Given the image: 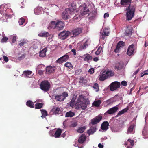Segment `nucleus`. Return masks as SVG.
I'll list each match as a JSON object with an SVG mask.
<instances>
[{
  "label": "nucleus",
  "instance_id": "f257e3e1",
  "mask_svg": "<svg viewBox=\"0 0 148 148\" xmlns=\"http://www.w3.org/2000/svg\"><path fill=\"white\" fill-rule=\"evenodd\" d=\"M90 104V101L85 99L84 95H80L78 98L75 107L76 109L81 108L83 110H85L87 106Z\"/></svg>",
  "mask_w": 148,
  "mask_h": 148
},
{
  "label": "nucleus",
  "instance_id": "f03ea898",
  "mask_svg": "<svg viewBox=\"0 0 148 148\" xmlns=\"http://www.w3.org/2000/svg\"><path fill=\"white\" fill-rule=\"evenodd\" d=\"M126 20H130L133 18L134 15L135 7L134 5L128 6L126 8Z\"/></svg>",
  "mask_w": 148,
  "mask_h": 148
},
{
  "label": "nucleus",
  "instance_id": "7ed1b4c3",
  "mask_svg": "<svg viewBox=\"0 0 148 148\" xmlns=\"http://www.w3.org/2000/svg\"><path fill=\"white\" fill-rule=\"evenodd\" d=\"M50 87V84L47 80L42 81L40 85V89L45 92L48 91L49 90Z\"/></svg>",
  "mask_w": 148,
  "mask_h": 148
},
{
  "label": "nucleus",
  "instance_id": "20e7f679",
  "mask_svg": "<svg viewBox=\"0 0 148 148\" xmlns=\"http://www.w3.org/2000/svg\"><path fill=\"white\" fill-rule=\"evenodd\" d=\"M68 96L67 92H64L62 94L56 95L55 96V99L56 101H63L66 97Z\"/></svg>",
  "mask_w": 148,
  "mask_h": 148
},
{
  "label": "nucleus",
  "instance_id": "39448f33",
  "mask_svg": "<svg viewBox=\"0 0 148 148\" xmlns=\"http://www.w3.org/2000/svg\"><path fill=\"white\" fill-rule=\"evenodd\" d=\"M121 84L119 82L114 81L111 83L109 85L110 89L111 91H113L117 90L120 88Z\"/></svg>",
  "mask_w": 148,
  "mask_h": 148
},
{
  "label": "nucleus",
  "instance_id": "423d86ee",
  "mask_svg": "<svg viewBox=\"0 0 148 148\" xmlns=\"http://www.w3.org/2000/svg\"><path fill=\"white\" fill-rule=\"evenodd\" d=\"M110 74V72L108 70L103 71L99 76V79L100 81H103L107 78Z\"/></svg>",
  "mask_w": 148,
  "mask_h": 148
},
{
  "label": "nucleus",
  "instance_id": "0eeeda50",
  "mask_svg": "<svg viewBox=\"0 0 148 148\" xmlns=\"http://www.w3.org/2000/svg\"><path fill=\"white\" fill-rule=\"evenodd\" d=\"M82 29L81 27H77L74 29L72 32L73 35L72 37H75L82 32Z\"/></svg>",
  "mask_w": 148,
  "mask_h": 148
},
{
  "label": "nucleus",
  "instance_id": "6e6552de",
  "mask_svg": "<svg viewBox=\"0 0 148 148\" xmlns=\"http://www.w3.org/2000/svg\"><path fill=\"white\" fill-rule=\"evenodd\" d=\"M69 31L64 30L61 32L59 34L60 38L62 39H64L66 38L70 34Z\"/></svg>",
  "mask_w": 148,
  "mask_h": 148
},
{
  "label": "nucleus",
  "instance_id": "1a4fd4ad",
  "mask_svg": "<svg viewBox=\"0 0 148 148\" xmlns=\"http://www.w3.org/2000/svg\"><path fill=\"white\" fill-rule=\"evenodd\" d=\"M69 56L68 55L65 54L63 56L59 58L56 61L57 63L61 64L64 62H66L69 59Z\"/></svg>",
  "mask_w": 148,
  "mask_h": 148
},
{
  "label": "nucleus",
  "instance_id": "9d476101",
  "mask_svg": "<svg viewBox=\"0 0 148 148\" xmlns=\"http://www.w3.org/2000/svg\"><path fill=\"white\" fill-rule=\"evenodd\" d=\"M118 108L117 106L114 107L112 108L105 113L104 115V116L106 115L107 114H113L115 113L118 110Z\"/></svg>",
  "mask_w": 148,
  "mask_h": 148
},
{
  "label": "nucleus",
  "instance_id": "9b49d317",
  "mask_svg": "<svg viewBox=\"0 0 148 148\" xmlns=\"http://www.w3.org/2000/svg\"><path fill=\"white\" fill-rule=\"evenodd\" d=\"M102 117L99 115L91 120V123L92 125H95L99 123L102 119Z\"/></svg>",
  "mask_w": 148,
  "mask_h": 148
},
{
  "label": "nucleus",
  "instance_id": "f8f14e48",
  "mask_svg": "<svg viewBox=\"0 0 148 148\" xmlns=\"http://www.w3.org/2000/svg\"><path fill=\"white\" fill-rule=\"evenodd\" d=\"M134 50V45L132 44L128 47L127 51V54L129 56L132 55L133 53Z\"/></svg>",
  "mask_w": 148,
  "mask_h": 148
},
{
  "label": "nucleus",
  "instance_id": "ddd939ff",
  "mask_svg": "<svg viewBox=\"0 0 148 148\" xmlns=\"http://www.w3.org/2000/svg\"><path fill=\"white\" fill-rule=\"evenodd\" d=\"M65 26L64 22L61 21H58L57 22L56 29L59 30H61L63 29Z\"/></svg>",
  "mask_w": 148,
  "mask_h": 148
},
{
  "label": "nucleus",
  "instance_id": "4468645a",
  "mask_svg": "<svg viewBox=\"0 0 148 148\" xmlns=\"http://www.w3.org/2000/svg\"><path fill=\"white\" fill-rule=\"evenodd\" d=\"M91 43V40L88 39L86 40L85 42L84 43L83 45H81V49H84L88 47V46L90 45Z\"/></svg>",
  "mask_w": 148,
  "mask_h": 148
},
{
  "label": "nucleus",
  "instance_id": "2eb2a0df",
  "mask_svg": "<svg viewBox=\"0 0 148 148\" xmlns=\"http://www.w3.org/2000/svg\"><path fill=\"white\" fill-rule=\"evenodd\" d=\"M109 125V124L108 121H104L101 124V128L102 130L106 131L108 129Z\"/></svg>",
  "mask_w": 148,
  "mask_h": 148
},
{
  "label": "nucleus",
  "instance_id": "dca6fc26",
  "mask_svg": "<svg viewBox=\"0 0 148 148\" xmlns=\"http://www.w3.org/2000/svg\"><path fill=\"white\" fill-rule=\"evenodd\" d=\"M131 0H121L120 3L123 6H126L127 5L129 6H131Z\"/></svg>",
  "mask_w": 148,
  "mask_h": 148
},
{
  "label": "nucleus",
  "instance_id": "f3484780",
  "mask_svg": "<svg viewBox=\"0 0 148 148\" xmlns=\"http://www.w3.org/2000/svg\"><path fill=\"white\" fill-rule=\"evenodd\" d=\"M55 67L54 66H49L46 68V72L47 74L51 73L54 71V68Z\"/></svg>",
  "mask_w": 148,
  "mask_h": 148
},
{
  "label": "nucleus",
  "instance_id": "a211bd4d",
  "mask_svg": "<svg viewBox=\"0 0 148 148\" xmlns=\"http://www.w3.org/2000/svg\"><path fill=\"white\" fill-rule=\"evenodd\" d=\"M57 22L55 21H52L50 23H49L48 28L51 29H56L57 27Z\"/></svg>",
  "mask_w": 148,
  "mask_h": 148
},
{
  "label": "nucleus",
  "instance_id": "6ab92c4d",
  "mask_svg": "<svg viewBox=\"0 0 148 148\" xmlns=\"http://www.w3.org/2000/svg\"><path fill=\"white\" fill-rule=\"evenodd\" d=\"M69 17L68 12L67 10H65L63 12L62 14V17L63 19L67 20L69 18Z\"/></svg>",
  "mask_w": 148,
  "mask_h": 148
},
{
  "label": "nucleus",
  "instance_id": "aec40b11",
  "mask_svg": "<svg viewBox=\"0 0 148 148\" xmlns=\"http://www.w3.org/2000/svg\"><path fill=\"white\" fill-rule=\"evenodd\" d=\"M47 48L46 47L44 48L39 52V56L40 57L43 58L46 55V52L47 51Z\"/></svg>",
  "mask_w": 148,
  "mask_h": 148
},
{
  "label": "nucleus",
  "instance_id": "412c9836",
  "mask_svg": "<svg viewBox=\"0 0 148 148\" xmlns=\"http://www.w3.org/2000/svg\"><path fill=\"white\" fill-rule=\"evenodd\" d=\"M77 98V95H74L70 101L69 103L70 106L73 107L75 104V100Z\"/></svg>",
  "mask_w": 148,
  "mask_h": 148
},
{
  "label": "nucleus",
  "instance_id": "4be33fe9",
  "mask_svg": "<svg viewBox=\"0 0 148 148\" xmlns=\"http://www.w3.org/2000/svg\"><path fill=\"white\" fill-rule=\"evenodd\" d=\"M86 139V137L84 134H82L79 138L78 141L79 143H82Z\"/></svg>",
  "mask_w": 148,
  "mask_h": 148
},
{
  "label": "nucleus",
  "instance_id": "5701e85b",
  "mask_svg": "<svg viewBox=\"0 0 148 148\" xmlns=\"http://www.w3.org/2000/svg\"><path fill=\"white\" fill-rule=\"evenodd\" d=\"M89 12V10L88 8L87 7H84L81 11L80 13L83 16L88 14Z\"/></svg>",
  "mask_w": 148,
  "mask_h": 148
},
{
  "label": "nucleus",
  "instance_id": "b1692460",
  "mask_svg": "<svg viewBox=\"0 0 148 148\" xmlns=\"http://www.w3.org/2000/svg\"><path fill=\"white\" fill-rule=\"evenodd\" d=\"M123 67V64L121 62H118L115 64V69L117 70H120Z\"/></svg>",
  "mask_w": 148,
  "mask_h": 148
},
{
  "label": "nucleus",
  "instance_id": "393cba45",
  "mask_svg": "<svg viewBox=\"0 0 148 148\" xmlns=\"http://www.w3.org/2000/svg\"><path fill=\"white\" fill-rule=\"evenodd\" d=\"M62 132L61 129L60 128H58L55 133L54 135L53 136H54L56 138H59L60 137ZM51 136H52L51 135Z\"/></svg>",
  "mask_w": 148,
  "mask_h": 148
},
{
  "label": "nucleus",
  "instance_id": "a878e982",
  "mask_svg": "<svg viewBox=\"0 0 148 148\" xmlns=\"http://www.w3.org/2000/svg\"><path fill=\"white\" fill-rule=\"evenodd\" d=\"M97 11L95 10L92 11V12H90L89 14V18L91 20L94 19L96 16L97 13Z\"/></svg>",
  "mask_w": 148,
  "mask_h": 148
},
{
  "label": "nucleus",
  "instance_id": "bb28decb",
  "mask_svg": "<svg viewBox=\"0 0 148 148\" xmlns=\"http://www.w3.org/2000/svg\"><path fill=\"white\" fill-rule=\"evenodd\" d=\"M50 36L49 34L47 32H41L38 34V36L41 37H46Z\"/></svg>",
  "mask_w": 148,
  "mask_h": 148
},
{
  "label": "nucleus",
  "instance_id": "cd10ccee",
  "mask_svg": "<svg viewBox=\"0 0 148 148\" xmlns=\"http://www.w3.org/2000/svg\"><path fill=\"white\" fill-rule=\"evenodd\" d=\"M135 127V125L134 124H132L130 125L127 131V134H128L129 133H134L133 131Z\"/></svg>",
  "mask_w": 148,
  "mask_h": 148
},
{
  "label": "nucleus",
  "instance_id": "c85d7f7f",
  "mask_svg": "<svg viewBox=\"0 0 148 148\" xmlns=\"http://www.w3.org/2000/svg\"><path fill=\"white\" fill-rule=\"evenodd\" d=\"M108 30H104L103 32L101 34V38L103 40H104L106 36H108L109 32L108 31H107Z\"/></svg>",
  "mask_w": 148,
  "mask_h": 148
},
{
  "label": "nucleus",
  "instance_id": "c756f323",
  "mask_svg": "<svg viewBox=\"0 0 148 148\" xmlns=\"http://www.w3.org/2000/svg\"><path fill=\"white\" fill-rule=\"evenodd\" d=\"M132 29L131 27L127 28L126 31L125 35L126 36H128L129 35L131 34Z\"/></svg>",
  "mask_w": 148,
  "mask_h": 148
},
{
  "label": "nucleus",
  "instance_id": "7c9ffc66",
  "mask_svg": "<svg viewBox=\"0 0 148 148\" xmlns=\"http://www.w3.org/2000/svg\"><path fill=\"white\" fill-rule=\"evenodd\" d=\"M26 104L27 106L31 108H34V103L31 100H28L27 101Z\"/></svg>",
  "mask_w": 148,
  "mask_h": 148
},
{
  "label": "nucleus",
  "instance_id": "2f4dec72",
  "mask_svg": "<svg viewBox=\"0 0 148 148\" xmlns=\"http://www.w3.org/2000/svg\"><path fill=\"white\" fill-rule=\"evenodd\" d=\"M43 105V103H38L35 105V108L36 109H40L42 108Z\"/></svg>",
  "mask_w": 148,
  "mask_h": 148
},
{
  "label": "nucleus",
  "instance_id": "473e14b6",
  "mask_svg": "<svg viewBox=\"0 0 148 148\" xmlns=\"http://www.w3.org/2000/svg\"><path fill=\"white\" fill-rule=\"evenodd\" d=\"M79 82L84 84H87L88 81L86 78L82 77L80 78Z\"/></svg>",
  "mask_w": 148,
  "mask_h": 148
},
{
  "label": "nucleus",
  "instance_id": "72a5a7b5",
  "mask_svg": "<svg viewBox=\"0 0 148 148\" xmlns=\"http://www.w3.org/2000/svg\"><path fill=\"white\" fill-rule=\"evenodd\" d=\"M32 73V71H31L27 70L23 72V74L26 77H28Z\"/></svg>",
  "mask_w": 148,
  "mask_h": 148
},
{
  "label": "nucleus",
  "instance_id": "f704fd0d",
  "mask_svg": "<svg viewBox=\"0 0 148 148\" xmlns=\"http://www.w3.org/2000/svg\"><path fill=\"white\" fill-rule=\"evenodd\" d=\"M96 129L95 127H93L87 131V133L89 135L93 134L96 131Z\"/></svg>",
  "mask_w": 148,
  "mask_h": 148
},
{
  "label": "nucleus",
  "instance_id": "c9c22d12",
  "mask_svg": "<svg viewBox=\"0 0 148 148\" xmlns=\"http://www.w3.org/2000/svg\"><path fill=\"white\" fill-rule=\"evenodd\" d=\"M61 111L59 107H57L53 112V114L55 115L59 114L61 113Z\"/></svg>",
  "mask_w": 148,
  "mask_h": 148
},
{
  "label": "nucleus",
  "instance_id": "e433bc0d",
  "mask_svg": "<svg viewBox=\"0 0 148 148\" xmlns=\"http://www.w3.org/2000/svg\"><path fill=\"white\" fill-rule=\"evenodd\" d=\"M75 115L74 112L71 111H69L67 112L65 116L66 117H72L73 116Z\"/></svg>",
  "mask_w": 148,
  "mask_h": 148
},
{
  "label": "nucleus",
  "instance_id": "4c0bfd02",
  "mask_svg": "<svg viewBox=\"0 0 148 148\" xmlns=\"http://www.w3.org/2000/svg\"><path fill=\"white\" fill-rule=\"evenodd\" d=\"M64 66L70 69H72L73 68L72 64L70 62H68L66 63L65 64Z\"/></svg>",
  "mask_w": 148,
  "mask_h": 148
},
{
  "label": "nucleus",
  "instance_id": "58836bf2",
  "mask_svg": "<svg viewBox=\"0 0 148 148\" xmlns=\"http://www.w3.org/2000/svg\"><path fill=\"white\" fill-rule=\"evenodd\" d=\"M40 111H41L42 115V116H41V117H45L47 115V112L46 111L43 109L40 110Z\"/></svg>",
  "mask_w": 148,
  "mask_h": 148
},
{
  "label": "nucleus",
  "instance_id": "ea45409f",
  "mask_svg": "<svg viewBox=\"0 0 148 148\" xmlns=\"http://www.w3.org/2000/svg\"><path fill=\"white\" fill-rule=\"evenodd\" d=\"M125 45V42L123 41H120L119 42L117 46L120 48L121 47H123Z\"/></svg>",
  "mask_w": 148,
  "mask_h": 148
},
{
  "label": "nucleus",
  "instance_id": "a19ab883",
  "mask_svg": "<svg viewBox=\"0 0 148 148\" xmlns=\"http://www.w3.org/2000/svg\"><path fill=\"white\" fill-rule=\"evenodd\" d=\"M85 126L80 127L77 130V132L79 133H83L86 129Z\"/></svg>",
  "mask_w": 148,
  "mask_h": 148
},
{
  "label": "nucleus",
  "instance_id": "79ce46f5",
  "mask_svg": "<svg viewBox=\"0 0 148 148\" xmlns=\"http://www.w3.org/2000/svg\"><path fill=\"white\" fill-rule=\"evenodd\" d=\"M101 103V101L100 100H98L96 101H95L93 103V105L96 107H98L99 106Z\"/></svg>",
  "mask_w": 148,
  "mask_h": 148
},
{
  "label": "nucleus",
  "instance_id": "37998d69",
  "mask_svg": "<svg viewBox=\"0 0 148 148\" xmlns=\"http://www.w3.org/2000/svg\"><path fill=\"white\" fill-rule=\"evenodd\" d=\"M92 57L89 54H87L84 58V60L85 61H88L92 59Z\"/></svg>",
  "mask_w": 148,
  "mask_h": 148
},
{
  "label": "nucleus",
  "instance_id": "c03bdc74",
  "mask_svg": "<svg viewBox=\"0 0 148 148\" xmlns=\"http://www.w3.org/2000/svg\"><path fill=\"white\" fill-rule=\"evenodd\" d=\"M93 88L95 90L96 92H98L99 90V87L98 84L97 83H95L93 85Z\"/></svg>",
  "mask_w": 148,
  "mask_h": 148
},
{
  "label": "nucleus",
  "instance_id": "a18cd8bd",
  "mask_svg": "<svg viewBox=\"0 0 148 148\" xmlns=\"http://www.w3.org/2000/svg\"><path fill=\"white\" fill-rule=\"evenodd\" d=\"M101 50H102L101 47L100 46L98 48V49L95 52V54L96 55H99L100 53V52H101Z\"/></svg>",
  "mask_w": 148,
  "mask_h": 148
},
{
  "label": "nucleus",
  "instance_id": "49530a36",
  "mask_svg": "<svg viewBox=\"0 0 148 148\" xmlns=\"http://www.w3.org/2000/svg\"><path fill=\"white\" fill-rule=\"evenodd\" d=\"M27 43V42L26 40H23L19 44V45L20 47H22Z\"/></svg>",
  "mask_w": 148,
  "mask_h": 148
},
{
  "label": "nucleus",
  "instance_id": "de8ad7c7",
  "mask_svg": "<svg viewBox=\"0 0 148 148\" xmlns=\"http://www.w3.org/2000/svg\"><path fill=\"white\" fill-rule=\"evenodd\" d=\"M12 38V41L13 43H14L16 41L17 39L16 37L15 36H11Z\"/></svg>",
  "mask_w": 148,
  "mask_h": 148
},
{
  "label": "nucleus",
  "instance_id": "09e8293b",
  "mask_svg": "<svg viewBox=\"0 0 148 148\" xmlns=\"http://www.w3.org/2000/svg\"><path fill=\"white\" fill-rule=\"evenodd\" d=\"M25 22V20L24 18H20L19 21L18 23L20 25H23Z\"/></svg>",
  "mask_w": 148,
  "mask_h": 148
},
{
  "label": "nucleus",
  "instance_id": "8fccbe9b",
  "mask_svg": "<svg viewBox=\"0 0 148 148\" xmlns=\"http://www.w3.org/2000/svg\"><path fill=\"white\" fill-rule=\"evenodd\" d=\"M8 40V38L6 37H3L1 40V42L2 43L6 42Z\"/></svg>",
  "mask_w": 148,
  "mask_h": 148
},
{
  "label": "nucleus",
  "instance_id": "3c124183",
  "mask_svg": "<svg viewBox=\"0 0 148 148\" xmlns=\"http://www.w3.org/2000/svg\"><path fill=\"white\" fill-rule=\"evenodd\" d=\"M121 84L122 85L124 86H126L127 85V82L125 81H123L121 82Z\"/></svg>",
  "mask_w": 148,
  "mask_h": 148
},
{
  "label": "nucleus",
  "instance_id": "603ef678",
  "mask_svg": "<svg viewBox=\"0 0 148 148\" xmlns=\"http://www.w3.org/2000/svg\"><path fill=\"white\" fill-rule=\"evenodd\" d=\"M128 141H129L130 144V145L132 146H133L134 145V141L130 139H128L127 140Z\"/></svg>",
  "mask_w": 148,
  "mask_h": 148
},
{
  "label": "nucleus",
  "instance_id": "864d4df0",
  "mask_svg": "<svg viewBox=\"0 0 148 148\" xmlns=\"http://www.w3.org/2000/svg\"><path fill=\"white\" fill-rule=\"evenodd\" d=\"M88 72L92 74L94 73V70L93 68H91L88 71Z\"/></svg>",
  "mask_w": 148,
  "mask_h": 148
},
{
  "label": "nucleus",
  "instance_id": "5fc2aeb1",
  "mask_svg": "<svg viewBox=\"0 0 148 148\" xmlns=\"http://www.w3.org/2000/svg\"><path fill=\"white\" fill-rule=\"evenodd\" d=\"M129 109V108L128 106H127L126 108L123 109L122 111L123 112V113H125L127 112Z\"/></svg>",
  "mask_w": 148,
  "mask_h": 148
},
{
  "label": "nucleus",
  "instance_id": "6e6d98bb",
  "mask_svg": "<svg viewBox=\"0 0 148 148\" xmlns=\"http://www.w3.org/2000/svg\"><path fill=\"white\" fill-rule=\"evenodd\" d=\"M123 112L122 111V110L120 111L118 113L117 115L116 116V117H118L120 115H121L123 114Z\"/></svg>",
  "mask_w": 148,
  "mask_h": 148
},
{
  "label": "nucleus",
  "instance_id": "4d7b16f0",
  "mask_svg": "<svg viewBox=\"0 0 148 148\" xmlns=\"http://www.w3.org/2000/svg\"><path fill=\"white\" fill-rule=\"evenodd\" d=\"M3 58L4 61L7 62L8 60V58L7 56H4L3 57Z\"/></svg>",
  "mask_w": 148,
  "mask_h": 148
},
{
  "label": "nucleus",
  "instance_id": "13d9d810",
  "mask_svg": "<svg viewBox=\"0 0 148 148\" xmlns=\"http://www.w3.org/2000/svg\"><path fill=\"white\" fill-rule=\"evenodd\" d=\"M71 52H72L74 55L75 56L76 55V50L75 49H72L71 50Z\"/></svg>",
  "mask_w": 148,
  "mask_h": 148
},
{
  "label": "nucleus",
  "instance_id": "bf43d9fd",
  "mask_svg": "<svg viewBox=\"0 0 148 148\" xmlns=\"http://www.w3.org/2000/svg\"><path fill=\"white\" fill-rule=\"evenodd\" d=\"M120 48L116 46V48L114 49V51L116 53H119Z\"/></svg>",
  "mask_w": 148,
  "mask_h": 148
},
{
  "label": "nucleus",
  "instance_id": "052dcab7",
  "mask_svg": "<svg viewBox=\"0 0 148 148\" xmlns=\"http://www.w3.org/2000/svg\"><path fill=\"white\" fill-rule=\"evenodd\" d=\"M25 57V54L22 55L21 56L19 57L18 59L19 60H21L23 59H24Z\"/></svg>",
  "mask_w": 148,
  "mask_h": 148
},
{
  "label": "nucleus",
  "instance_id": "680f3d73",
  "mask_svg": "<svg viewBox=\"0 0 148 148\" xmlns=\"http://www.w3.org/2000/svg\"><path fill=\"white\" fill-rule=\"evenodd\" d=\"M77 125V123L76 122L72 124L71 125V126L72 127H75Z\"/></svg>",
  "mask_w": 148,
  "mask_h": 148
},
{
  "label": "nucleus",
  "instance_id": "e2e57ef3",
  "mask_svg": "<svg viewBox=\"0 0 148 148\" xmlns=\"http://www.w3.org/2000/svg\"><path fill=\"white\" fill-rule=\"evenodd\" d=\"M109 16V14L108 13H106L104 14V18H105L107 17H108Z\"/></svg>",
  "mask_w": 148,
  "mask_h": 148
},
{
  "label": "nucleus",
  "instance_id": "0e129e2a",
  "mask_svg": "<svg viewBox=\"0 0 148 148\" xmlns=\"http://www.w3.org/2000/svg\"><path fill=\"white\" fill-rule=\"evenodd\" d=\"M139 70L140 69H138L137 70L135 71V72L134 73L133 75H134L137 74L138 73V72L139 71Z\"/></svg>",
  "mask_w": 148,
  "mask_h": 148
},
{
  "label": "nucleus",
  "instance_id": "69168bd1",
  "mask_svg": "<svg viewBox=\"0 0 148 148\" xmlns=\"http://www.w3.org/2000/svg\"><path fill=\"white\" fill-rule=\"evenodd\" d=\"M98 147L99 148H103V146L101 143H99L98 144Z\"/></svg>",
  "mask_w": 148,
  "mask_h": 148
},
{
  "label": "nucleus",
  "instance_id": "338daca9",
  "mask_svg": "<svg viewBox=\"0 0 148 148\" xmlns=\"http://www.w3.org/2000/svg\"><path fill=\"white\" fill-rule=\"evenodd\" d=\"M38 73L40 75H42L43 73V71L41 70H39L38 71Z\"/></svg>",
  "mask_w": 148,
  "mask_h": 148
},
{
  "label": "nucleus",
  "instance_id": "774afa93",
  "mask_svg": "<svg viewBox=\"0 0 148 148\" xmlns=\"http://www.w3.org/2000/svg\"><path fill=\"white\" fill-rule=\"evenodd\" d=\"M99 60L98 57H96L93 58V60L95 62H97Z\"/></svg>",
  "mask_w": 148,
  "mask_h": 148
}]
</instances>
